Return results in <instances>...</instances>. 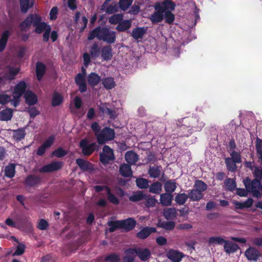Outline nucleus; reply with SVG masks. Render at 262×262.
Instances as JSON below:
<instances>
[{
  "label": "nucleus",
  "instance_id": "obj_1",
  "mask_svg": "<svg viewBox=\"0 0 262 262\" xmlns=\"http://www.w3.org/2000/svg\"><path fill=\"white\" fill-rule=\"evenodd\" d=\"M41 17L37 13H31L21 22L19 26L21 31H26L32 26L35 27L34 31L37 34H41L50 26L45 21H41Z\"/></svg>",
  "mask_w": 262,
  "mask_h": 262
},
{
  "label": "nucleus",
  "instance_id": "obj_2",
  "mask_svg": "<svg viewBox=\"0 0 262 262\" xmlns=\"http://www.w3.org/2000/svg\"><path fill=\"white\" fill-rule=\"evenodd\" d=\"M95 38L107 43L112 44L116 41V34L115 31L110 30L107 27L98 26L91 31L88 36L89 40H92Z\"/></svg>",
  "mask_w": 262,
  "mask_h": 262
},
{
  "label": "nucleus",
  "instance_id": "obj_3",
  "mask_svg": "<svg viewBox=\"0 0 262 262\" xmlns=\"http://www.w3.org/2000/svg\"><path fill=\"white\" fill-rule=\"evenodd\" d=\"M255 175V179L251 180L249 177H247L243 182L249 192L251 193L254 197L259 198L262 195V177Z\"/></svg>",
  "mask_w": 262,
  "mask_h": 262
},
{
  "label": "nucleus",
  "instance_id": "obj_4",
  "mask_svg": "<svg viewBox=\"0 0 262 262\" xmlns=\"http://www.w3.org/2000/svg\"><path fill=\"white\" fill-rule=\"evenodd\" d=\"M115 134L114 129L109 127H104L96 137L98 143L103 145L107 141L113 140L115 138Z\"/></svg>",
  "mask_w": 262,
  "mask_h": 262
},
{
  "label": "nucleus",
  "instance_id": "obj_5",
  "mask_svg": "<svg viewBox=\"0 0 262 262\" xmlns=\"http://www.w3.org/2000/svg\"><path fill=\"white\" fill-rule=\"evenodd\" d=\"M182 122L187 124L193 132L201 131L205 126V123L195 116L184 118Z\"/></svg>",
  "mask_w": 262,
  "mask_h": 262
},
{
  "label": "nucleus",
  "instance_id": "obj_6",
  "mask_svg": "<svg viewBox=\"0 0 262 262\" xmlns=\"http://www.w3.org/2000/svg\"><path fill=\"white\" fill-rule=\"evenodd\" d=\"M79 147L81 149V152L84 156H90L95 150H98L99 146L95 142L89 143L86 138L82 139L79 142Z\"/></svg>",
  "mask_w": 262,
  "mask_h": 262
},
{
  "label": "nucleus",
  "instance_id": "obj_7",
  "mask_svg": "<svg viewBox=\"0 0 262 262\" xmlns=\"http://www.w3.org/2000/svg\"><path fill=\"white\" fill-rule=\"evenodd\" d=\"M103 152L100 154V162L103 164H106L111 161L115 160L113 150L108 145H105L103 147Z\"/></svg>",
  "mask_w": 262,
  "mask_h": 262
},
{
  "label": "nucleus",
  "instance_id": "obj_8",
  "mask_svg": "<svg viewBox=\"0 0 262 262\" xmlns=\"http://www.w3.org/2000/svg\"><path fill=\"white\" fill-rule=\"evenodd\" d=\"M82 73H78L75 77V82L79 87V91L81 93L85 92L87 91V86L85 81V76L86 70L82 68Z\"/></svg>",
  "mask_w": 262,
  "mask_h": 262
},
{
  "label": "nucleus",
  "instance_id": "obj_9",
  "mask_svg": "<svg viewBox=\"0 0 262 262\" xmlns=\"http://www.w3.org/2000/svg\"><path fill=\"white\" fill-rule=\"evenodd\" d=\"M175 8L176 4L171 0H164L161 3H156L154 6L155 9L160 10L163 13L166 11H172Z\"/></svg>",
  "mask_w": 262,
  "mask_h": 262
},
{
  "label": "nucleus",
  "instance_id": "obj_10",
  "mask_svg": "<svg viewBox=\"0 0 262 262\" xmlns=\"http://www.w3.org/2000/svg\"><path fill=\"white\" fill-rule=\"evenodd\" d=\"M62 166V162L54 161L41 167L39 171L41 173L52 172L60 169Z\"/></svg>",
  "mask_w": 262,
  "mask_h": 262
},
{
  "label": "nucleus",
  "instance_id": "obj_11",
  "mask_svg": "<svg viewBox=\"0 0 262 262\" xmlns=\"http://www.w3.org/2000/svg\"><path fill=\"white\" fill-rule=\"evenodd\" d=\"M134 252L135 255H137L139 258L143 261H146L149 259L151 256V252L148 248H133L131 250Z\"/></svg>",
  "mask_w": 262,
  "mask_h": 262
},
{
  "label": "nucleus",
  "instance_id": "obj_12",
  "mask_svg": "<svg viewBox=\"0 0 262 262\" xmlns=\"http://www.w3.org/2000/svg\"><path fill=\"white\" fill-rule=\"evenodd\" d=\"M184 256L183 253L172 249H169L166 253L167 258L172 262H180Z\"/></svg>",
  "mask_w": 262,
  "mask_h": 262
},
{
  "label": "nucleus",
  "instance_id": "obj_13",
  "mask_svg": "<svg viewBox=\"0 0 262 262\" xmlns=\"http://www.w3.org/2000/svg\"><path fill=\"white\" fill-rule=\"evenodd\" d=\"M157 232V229L153 227H143L137 233L136 236L141 239L147 238L151 233Z\"/></svg>",
  "mask_w": 262,
  "mask_h": 262
},
{
  "label": "nucleus",
  "instance_id": "obj_14",
  "mask_svg": "<svg viewBox=\"0 0 262 262\" xmlns=\"http://www.w3.org/2000/svg\"><path fill=\"white\" fill-rule=\"evenodd\" d=\"M121 229H124L126 231L133 230L136 226V221L133 218H128L125 220H120Z\"/></svg>",
  "mask_w": 262,
  "mask_h": 262
},
{
  "label": "nucleus",
  "instance_id": "obj_15",
  "mask_svg": "<svg viewBox=\"0 0 262 262\" xmlns=\"http://www.w3.org/2000/svg\"><path fill=\"white\" fill-rule=\"evenodd\" d=\"M245 255L248 260L256 261L260 256V253L256 248L250 247L245 251Z\"/></svg>",
  "mask_w": 262,
  "mask_h": 262
},
{
  "label": "nucleus",
  "instance_id": "obj_16",
  "mask_svg": "<svg viewBox=\"0 0 262 262\" xmlns=\"http://www.w3.org/2000/svg\"><path fill=\"white\" fill-rule=\"evenodd\" d=\"M76 163L80 169L83 171L92 170L94 169L93 164L92 163L83 159H77Z\"/></svg>",
  "mask_w": 262,
  "mask_h": 262
},
{
  "label": "nucleus",
  "instance_id": "obj_17",
  "mask_svg": "<svg viewBox=\"0 0 262 262\" xmlns=\"http://www.w3.org/2000/svg\"><path fill=\"white\" fill-rule=\"evenodd\" d=\"M41 178L39 176L34 174L28 175L25 181V184L30 187H33L41 182Z\"/></svg>",
  "mask_w": 262,
  "mask_h": 262
},
{
  "label": "nucleus",
  "instance_id": "obj_18",
  "mask_svg": "<svg viewBox=\"0 0 262 262\" xmlns=\"http://www.w3.org/2000/svg\"><path fill=\"white\" fill-rule=\"evenodd\" d=\"M173 195L170 193H163L160 195V203L163 206H171Z\"/></svg>",
  "mask_w": 262,
  "mask_h": 262
},
{
  "label": "nucleus",
  "instance_id": "obj_19",
  "mask_svg": "<svg viewBox=\"0 0 262 262\" xmlns=\"http://www.w3.org/2000/svg\"><path fill=\"white\" fill-rule=\"evenodd\" d=\"M112 48L110 45L103 46L101 50V56L103 60L108 61L113 57Z\"/></svg>",
  "mask_w": 262,
  "mask_h": 262
},
{
  "label": "nucleus",
  "instance_id": "obj_20",
  "mask_svg": "<svg viewBox=\"0 0 262 262\" xmlns=\"http://www.w3.org/2000/svg\"><path fill=\"white\" fill-rule=\"evenodd\" d=\"M24 98L26 103L29 105H34L38 100L37 96L30 90L26 91L24 94Z\"/></svg>",
  "mask_w": 262,
  "mask_h": 262
},
{
  "label": "nucleus",
  "instance_id": "obj_21",
  "mask_svg": "<svg viewBox=\"0 0 262 262\" xmlns=\"http://www.w3.org/2000/svg\"><path fill=\"white\" fill-rule=\"evenodd\" d=\"M154 12L149 17V19L154 24L161 22L164 18V13L160 10L155 9Z\"/></svg>",
  "mask_w": 262,
  "mask_h": 262
},
{
  "label": "nucleus",
  "instance_id": "obj_22",
  "mask_svg": "<svg viewBox=\"0 0 262 262\" xmlns=\"http://www.w3.org/2000/svg\"><path fill=\"white\" fill-rule=\"evenodd\" d=\"M125 159L127 164L135 165L139 159L138 155L134 151H127L125 154Z\"/></svg>",
  "mask_w": 262,
  "mask_h": 262
},
{
  "label": "nucleus",
  "instance_id": "obj_23",
  "mask_svg": "<svg viewBox=\"0 0 262 262\" xmlns=\"http://www.w3.org/2000/svg\"><path fill=\"white\" fill-rule=\"evenodd\" d=\"M238 249H239L238 245L233 242L226 241L224 243V250L228 254L234 253Z\"/></svg>",
  "mask_w": 262,
  "mask_h": 262
},
{
  "label": "nucleus",
  "instance_id": "obj_24",
  "mask_svg": "<svg viewBox=\"0 0 262 262\" xmlns=\"http://www.w3.org/2000/svg\"><path fill=\"white\" fill-rule=\"evenodd\" d=\"M13 110L12 108L7 107L0 111V120L8 121L10 120L13 116Z\"/></svg>",
  "mask_w": 262,
  "mask_h": 262
},
{
  "label": "nucleus",
  "instance_id": "obj_25",
  "mask_svg": "<svg viewBox=\"0 0 262 262\" xmlns=\"http://www.w3.org/2000/svg\"><path fill=\"white\" fill-rule=\"evenodd\" d=\"M46 71V65L41 62H37L36 64V75L38 80L40 81L42 79Z\"/></svg>",
  "mask_w": 262,
  "mask_h": 262
},
{
  "label": "nucleus",
  "instance_id": "obj_26",
  "mask_svg": "<svg viewBox=\"0 0 262 262\" xmlns=\"http://www.w3.org/2000/svg\"><path fill=\"white\" fill-rule=\"evenodd\" d=\"M146 33V29L144 27H136L131 33V36L135 39L139 40L143 38Z\"/></svg>",
  "mask_w": 262,
  "mask_h": 262
},
{
  "label": "nucleus",
  "instance_id": "obj_27",
  "mask_svg": "<svg viewBox=\"0 0 262 262\" xmlns=\"http://www.w3.org/2000/svg\"><path fill=\"white\" fill-rule=\"evenodd\" d=\"M27 84L24 81L19 82L14 87L13 94L21 96L26 92Z\"/></svg>",
  "mask_w": 262,
  "mask_h": 262
},
{
  "label": "nucleus",
  "instance_id": "obj_28",
  "mask_svg": "<svg viewBox=\"0 0 262 262\" xmlns=\"http://www.w3.org/2000/svg\"><path fill=\"white\" fill-rule=\"evenodd\" d=\"M188 198L192 201H199L201 200L203 196V193H201L198 189L193 188L188 191Z\"/></svg>",
  "mask_w": 262,
  "mask_h": 262
},
{
  "label": "nucleus",
  "instance_id": "obj_29",
  "mask_svg": "<svg viewBox=\"0 0 262 262\" xmlns=\"http://www.w3.org/2000/svg\"><path fill=\"white\" fill-rule=\"evenodd\" d=\"M101 81V77L98 74L95 72L91 73L88 76V83L91 86H95L97 85Z\"/></svg>",
  "mask_w": 262,
  "mask_h": 262
},
{
  "label": "nucleus",
  "instance_id": "obj_30",
  "mask_svg": "<svg viewBox=\"0 0 262 262\" xmlns=\"http://www.w3.org/2000/svg\"><path fill=\"white\" fill-rule=\"evenodd\" d=\"M131 165L129 164L125 163L121 164L119 169L120 174L123 177L128 178L130 177L133 174Z\"/></svg>",
  "mask_w": 262,
  "mask_h": 262
},
{
  "label": "nucleus",
  "instance_id": "obj_31",
  "mask_svg": "<svg viewBox=\"0 0 262 262\" xmlns=\"http://www.w3.org/2000/svg\"><path fill=\"white\" fill-rule=\"evenodd\" d=\"M20 11L25 13L28 10L33 7L34 4V0H19Z\"/></svg>",
  "mask_w": 262,
  "mask_h": 262
},
{
  "label": "nucleus",
  "instance_id": "obj_32",
  "mask_svg": "<svg viewBox=\"0 0 262 262\" xmlns=\"http://www.w3.org/2000/svg\"><path fill=\"white\" fill-rule=\"evenodd\" d=\"M132 26V20L126 19L121 20L116 27V30L119 32H125L128 30Z\"/></svg>",
  "mask_w": 262,
  "mask_h": 262
},
{
  "label": "nucleus",
  "instance_id": "obj_33",
  "mask_svg": "<svg viewBox=\"0 0 262 262\" xmlns=\"http://www.w3.org/2000/svg\"><path fill=\"white\" fill-rule=\"evenodd\" d=\"M164 187L166 192L172 194L177 187L176 180H170L167 181L164 184Z\"/></svg>",
  "mask_w": 262,
  "mask_h": 262
},
{
  "label": "nucleus",
  "instance_id": "obj_34",
  "mask_svg": "<svg viewBox=\"0 0 262 262\" xmlns=\"http://www.w3.org/2000/svg\"><path fill=\"white\" fill-rule=\"evenodd\" d=\"M148 188L149 193L159 194L162 190V184L161 182L156 181L149 185Z\"/></svg>",
  "mask_w": 262,
  "mask_h": 262
},
{
  "label": "nucleus",
  "instance_id": "obj_35",
  "mask_svg": "<svg viewBox=\"0 0 262 262\" xmlns=\"http://www.w3.org/2000/svg\"><path fill=\"white\" fill-rule=\"evenodd\" d=\"M162 166H150L149 168L148 173L149 177L151 178H158L161 173Z\"/></svg>",
  "mask_w": 262,
  "mask_h": 262
},
{
  "label": "nucleus",
  "instance_id": "obj_36",
  "mask_svg": "<svg viewBox=\"0 0 262 262\" xmlns=\"http://www.w3.org/2000/svg\"><path fill=\"white\" fill-rule=\"evenodd\" d=\"M10 34V32L8 30H5L3 32L0 38V52H3L5 50Z\"/></svg>",
  "mask_w": 262,
  "mask_h": 262
},
{
  "label": "nucleus",
  "instance_id": "obj_37",
  "mask_svg": "<svg viewBox=\"0 0 262 262\" xmlns=\"http://www.w3.org/2000/svg\"><path fill=\"white\" fill-rule=\"evenodd\" d=\"M180 131L179 132V136L181 137H188L193 133L192 129L188 127V124L183 123L180 126Z\"/></svg>",
  "mask_w": 262,
  "mask_h": 262
},
{
  "label": "nucleus",
  "instance_id": "obj_38",
  "mask_svg": "<svg viewBox=\"0 0 262 262\" xmlns=\"http://www.w3.org/2000/svg\"><path fill=\"white\" fill-rule=\"evenodd\" d=\"M147 196V195L145 194L142 191H138L129 196V200L131 202H137L144 200Z\"/></svg>",
  "mask_w": 262,
  "mask_h": 262
},
{
  "label": "nucleus",
  "instance_id": "obj_39",
  "mask_svg": "<svg viewBox=\"0 0 262 262\" xmlns=\"http://www.w3.org/2000/svg\"><path fill=\"white\" fill-rule=\"evenodd\" d=\"M147 196L144 199L145 201L143 204L147 208H152L156 206V204L158 203V201L155 199L154 196H151L149 194H147Z\"/></svg>",
  "mask_w": 262,
  "mask_h": 262
},
{
  "label": "nucleus",
  "instance_id": "obj_40",
  "mask_svg": "<svg viewBox=\"0 0 262 262\" xmlns=\"http://www.w3.org/2000/svg\"><path fill=\"white\" fill-rule=\"evenodd\" d=\"M13 137L17 142H19L24 139L26 136V132L24 128H19L17 129L13 130Z\"/></svg>",
  "mask_w": 262,
  "mask_h": 262
},
{
  "label": "nucleus",
  "instance_id": "obj_41",
  "mask_svg": "<svg viewBox=\"0 0 262 262\" xmlns=\"http://www.w3.org/2000/svg\"><path fill=\"white\" fill-rule=\"evenodd\" d=\"M225 163L227 167V169L229 171L235 172L237 170V165L236 162L231 159L229 157L225 158Z\"/></svg>",
  "mask_w": 262,
  "mask_h": 262
},
{
  "label": "nucleus",
  "instance_id": "obj_42",
  "mask_svg": "<svg viewBox=\"0 0 262 262\" xmlns=\"http://www.w3.org/2000/svg\"><path fill=\"white\" fill-rule=\"evenodd\" d=\"M90 54L93 59L98 58L101 53V50L96 42L94 43L90 49Z\"/></svg>",
  "mask_w": 262,
  "mask_h": 262
},
{
  "label": "nucleus",
  "instance_id": "obj_43",
  "mask_svg": "<svg viewBox=\"0 0 262 262\" xmlns=\"http://www.w3.org/2000/svg\"><path fill=\"white\" fill-rule=\"evenodd\" d=\"M101 82L104 87L107 90L112 89L116 85L114 78L111 77L102 79Z\"/></svg>",
  "mask_w": 262,
  "mask_h": 262
},
{
  "label": "nucleus",
  "instance_id": "obj_44",
  "mask_svg": "<svg viewBox=\"0 0 262 262\" xmlns=\"http://www.w3.org/2000/svg\"><path fill=\"white\" fill-rule=\"evenodd\" d=\"M63 97L59 93L55 92L53 94L52 100V105L53 107L57 106L60 105L63 102Z\"/></svg>",
  "mask_w": 262,
  "mask_h": 262
},
{
  "label": "nucleus",
  "instance_id": "obj_45",
  "mask_svg": "<svg viewBox=\"0 0 262 262\" xmlns=\"http://www.w3.org/2000/svg\"><path fill=\"white\" fill-rule=\"evenodd\" d=\"M19 68H14L10 67L9 69L8 73L5 75L4 77L6 79H8L9 80H14L16 76L19 73Z\"/></svg>",
  "mask_w": 262,
  "mask_h": 262
},
{
  "label": "nucleus",
  "instance_id": "obj_46",
  "mask_svg": "<svg viewBox=\"0 0 262 262\" xmlns=\"http://www.w3.org/2000/svg\"><path fill=\"white\" fill-rule=\"evenodd\" d=\"M5 176L9 178H12L15 173V165L14 164H9L5 168Z\"/></svg>",
  "mask_w": 262,
  "mask_h": 262
},
{
  "label": "nucleus",
  "instance_id": "obj_47",
  "mask_svg": "<svg viewBox=\"0 0 262 262\" xmlns=\"http://www.w3.org/2000/svg\"><path fill=\"white\" fill-rule=\"evenodd\" d=\"M188 198V194L185 193H180L176 195L174 201L177 204L182 205L186 203Z\"/></svg>",
  "mask_w": 262,
  "mask_h": 262
},
{
  "label": "nucleus",
  "instance_id": "obj_48",
  "mask_svg": "<svg viewBox=\"0 0 262 262\" xmlns=\"http://www.w3.org/2000/svg\"><path fill=\"white\" fill-rule=\"evenodd\" d=\"M129 248L125 251V255L123 257L122 262H134L136 255L134 252Z\"/></svg>",
  "mask_w": 262,
  "mask_h": 262
},
{
  "label": "nucleus",
  "instance_id": "obj_49",
  "mask_svg": "<svg viewBox=\"0 0 262 262\" xmlns=\"http://www.w3.org/2000/svg\"><path fill=\"white\" fill-rule=\"evenodd\" d=\"M149 181L145 178H137L136 180V183L137 187L141 189H145L149 187Z\"/></svg>",
  "mask_w": 262,
  "mask_h": 262
},
{
  "label": "nucleus",
  "instance_id": "obj_50",
  "mask_svg": "<svg viewBox=\"0 0 262 262\" xmlns=\"http://www.w3.org/2000/svg\"><path fill=\"white\" fill-rule=\"evenodd\" d=\"M226 189L230 191H233L236 189V184L235 180L231 178H227L224 181Z\"/></svg>",
  "mask_w": 262,
  "mask_h": 262
},
{
  "label": "nucleus",
  "instance_id": "obj_51",
  "mask_svg": "<svg viewBox=\"0 0 262 262\" xmlns=\"http://www.w3.org/2000/svg\"><path fill=\"white\" fill-rule=\"evenodd\" d=\"M105 262H120V256L116 253H111L107 255L104 259Z\"/></svg>",
  "mask_w": 262,
  "mask_h": 262
},
{
  "label": "nucleus",
  "instance_id": "obj_52",
  "mask_svg": "<svg viewBox=\"0 0 262 262\" xmlns=\"http://www.w3.org/2000/svg\"><path fill=\"white\" fill-rule=\"evenodd\" d=\"M107 199L110 203L117 205L119 204L120 201L118 198L111 192V188L108 190L106 192Z\"/></svg>",
  "mask_w": 262,
  "mask_h": 262
},
{
  "label": "nucleus",
  "instance_id": "obj_53",
  "mask_svg": "<svg viewBox=\"0 0 262 262\" xmlns=\"http://www.w3.org/2000/svg\"><path fill=\"white\" fill-rule=\"evenodd\" d=\"M164 215L167 219H172L176 217V209L174 208H169L165 209L164 211Z\"/></svg>",
  "mask_w": 262,
  "mask_h": 262
},
{
  "label": "nucleus",
  "instance_id": "obj_54",
  "mask_svg": "<svg viewBox=\"0 0 262 262\" xmlns=\"http://www.w3.org/2000/svg\"><path fill=\"white\" fill-rule=\"evenodd\" d=\"M158 226L166 230H171L174 228L175 223L173 221L163 222L159 223Z\"/></svg>",
  "mask_w": 262,
  "mask_h": 262
},
{
  "label": "nucleus",
  "instance_id": "obj_55",
  "mask_svg": "<svg viewBox=\"0 0 262 262\" xmlns=\"http://www.w3.org/2000/svg\"><path fill=\"white\" fill-rule=\"evenodd\" d=\"M194 188L198 189L201 193H203L207 189V185L203 181L197 180L194 185Z\"/></svg>",
  "mask_w": 262,
  "mask_h": 262
},
{
  "label": "nucleus",
  "instance_id": "obj_56",
  "mask_svg": "<svg viewBox=\"0 0 262 262\" xmlns=\"http://www.w3.org/2000/svg\"><path fill=\"white\" fill-rule=\"evenodd\" d=\"M109 226L108 231L110 232H114L117 229H121V223L120 221H110L107 223Z\"/></svg>",
  "mask_w": 262,
  "mask_h": 262
},
{
  "label": "nucleus",
  "instance_id": "obj_57",
  "mask_svg": "<svg viewBox=\"0 0 262 262\" xmlns=\"http://www.w3.org/2000/svg\"><path fill=\"white\" fill-rule=\"evenodd\" d=\"M164 17L165 18V23L168 24H172L175 18L174 15L172 13V11H166L165 12H164Z\"/></svg>",
  "mask_w": 262,
  "mask_h": 262
},
{
  "label": "nucleus",
  "instance_id": "obj_58",
  "mask_svg": "<svg viewBox=\"0 0 262 262\" xmlns=\"http://www.w3.org/2000/svg\"><path fill=\"white\" fill-rule=\"evenodd\" d=\"M226 240L220 236H212L209 238L208 242L209 244L222 245L225 243Z\"/></svg>",
  "mask_w": 262,
  "mask_h": 262
},
{
  "label": "nucleus",
  "instance_id": "obj_59",
  "mask_svg": "<svg viewBox=\"0 0 262 262\" xmlns=\"http://www.w3.org/2000/svg\"><path fill=\"white\" fill-rule=\"evenodd\" d=\"M123 19V15L121 14H116L111 16L108 19V21L112 25L119 24Z\"/></svg>",
  "mask_w": 262,
  "mask_h": 262
},
{
  "label": "nucleus",
  "instance_id": "obj_60",
  "mask_svg": "<svg viewBox=\"0 0 262 262\" xmlns=\"http://www.w3.org/2000/svg\"><path fill=\"white\" fill-rule=\"evenodd\" d=\"M68 154V151L63 149L62 147H58L52 153V156L57 158H62Z\"/></svg>",
  "mask_w": 262,
  "mask_h": 262
},
{
  "label": "nucleus",
  "instance_id": "obj_61",
  "mask_svg": "<svg viewBox=\"0 0 262 262\" xmlns=\"http://www.w3.org/2000/svg\"><path fill=\"white\" fill-rule=\"evenodd\" d=\"M26 246L21 243H19L16 247L15 252L13 254V256H19L23 255L25 251Z\"/></svg>",
  "mask_w": 262,
  "mask_h": 262
},
{
  "label": "nucleus",
  "instance_id": "obj_62",
  "mask_svg": "<svg viewBox=\"0 0 262 262\" xmlns=\"http://www.w3.org/2000/svg\"><path fill=\"white\" fill-rule=\"evenodd\" d=\"M133 0H119V6L123 11H126L131 6Z\"/></svg>",
  "mask_w": 262,
  "mask_h": 262
},
{
  "label": "nucleus",
  "instance_id": "obj_63",
  "mask_svg": "<svg viewBox=\"0 0 262 262\" xmlns=\"http://www.w3.org/2000/svg\"><path fill=\"white\" fill-rule=\"evenodd\" d=\"M231 157H229L231 159L234 161L236 163H241L242 162V156L239 152L235 151H232L230 152Z\"/></svg>",
  "mask_w": 262,
  "mask_h": 262
},
{
  "label": "nucleus",
  "instance_id": "obj_64",
  "mask_svg": "<svg viewBox=\"0 0 262 262\" xmlns=\"http://www.w3.org/2000/svg\"><path fill=\"white\" fill-rule=\"evenodd\" d=\"M11 100V95L3 93L0 94V104L5 105Z\"/></svg>",
  "mask_w": 262,
  "mask_h": 262
}]
</instances>
